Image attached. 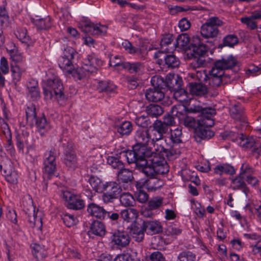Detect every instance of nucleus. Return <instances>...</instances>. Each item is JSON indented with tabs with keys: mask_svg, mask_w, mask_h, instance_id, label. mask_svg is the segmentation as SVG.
Returning a JSON list of instances; mask_svg holds the SVG:
<instances>
[{
	"mask_svg": "<svg viewBox=\"0 0 261 261\" xmlns=\"http://www.w3.org/2000/svg\"><path fill=\"white\" fill-rule=\"evenodd\" d=\"M125 156L128 164L135 163V168L145 175H153L156 172L163 173L169 171L166 161L159 156L152 158L149 161H143L141 162L133 149L126 151Z\"/></svg>",
	"mask_w": 261,
	"mask_h": 261,
	"instance_id": "nucleus-1",
	"label": "nucleus"
},
{
	"mask_svg": "<svg viewBox=\"0 0 261 261\" xmlns=\"http://www.w3.org/2000/svg\"><path fill=\"white\" fill-rule=\"evenodd\" d=\"M223 22L218 17H211L202 25L200 33L204 38H214L219 34L218 27L223 24Z\"/></svg>",
	"mask_w": 261,
	"mask_h": 261,
	"instance_id": "nucleus-2",
	"label": "nucleus"
},
{
	"mask_svg": "<svg viewBox=\"0 0 261 261\" xmlns=\"http://www.w3.org/2000/svg\"><path fill=\"white\" fill-rule=\"evenodd\" d=\"M122 189L121 186L115 181L107 182L102 185V200L105 203L113 202L114 200L118 198Z\"/></svg>",
	"mask_w": 261,
	"mask_h": 261,
	"instance_id": "nucleus-3",
	"label": "nucleus"
},
{
	"mask_svg": "<svg viewBox=\"0 0 261 261\" xmlns=\"http://www.w3.org/2000/svg\"><path fill=\"white\" fill-rule=\"evenodd\" d=\"M56 158V150L55 148H51L49 151H46L44 153L43 167L44 178H50L55 174L57 169Z\"/></svg>",
	"mask_w": 261,
	"mask_h": 261,
	"instance_id": "nucleus-4",
	"label": "nucleus"
},
{
	"mask_svg": "<svg viewBox=\"0 0 261 261\" xmlns=\"http://www.w3.org/2000/svg\"><path fill=\"white\" fill-rule=\"evenodd\" d=\"M238 135L234 133H230V137H232V140L237 142L240 146L244 149H250L253 153H256L259 154L261 151V148L258 142L252 136H247L243 134L239 135L235 138L233 137Z\"/></svg>",
	"mask_w": 261,
	"mask_h": 261,
	"instance_id": "nucleus-5",
	"label": "nucleus"
},
{
	"mask_svg": "<svg viewBox=\"0 0 261 261\" xmlns=\"http://www.w3.org/2000/svg\"><path fill=\"white\" fill-rule=\"evenodd\" d=\"M188 111L191 113H200L198 119L200 125L213 126L214 125V116L216 114L215 109L211 108H203L200 106H193L188 108Z\"/></svg>",
	"mask_w": 261,
	"mask_h": 261,
	"instance_id": "nucleus-6",
	"label": "nucleus"
},
{
	"mask_svg": "<svg viewBox=\"0 0 261 261\" xmlns=\"http://www.w3.org/2000/svg\"><path fill=\"white\" fill-rule=\"evenodd\" d=\"M206 77L208 85L213 88L227 84L231 81V76L229 74L219 71L213 67L209 71Z\"/></svg>",
	"mask_w": 261,
	"mask_h": 261,
	"instance_id": "nucleus-7",
	"label": "nucleus"
},
{
	"mask_svg": "<svg viewBox=\"0 0 261 261\" xmlns=\"http://www.w3.org/2000/svg\"><path fill=\"white\" fill-rule=\"evenodd\" d=\"M76 54V51L72 47L67 46L65 48L62 56L58 60L59 67L69 73H72L75 69L73 63L74 57Z\"/></svg>",
	"mask_w": 261,
	"mask_h": 261,
	"instance_id": "nucleus-8",
	"label": "nucleus"
},
{
	"mask_svg": "<svg viewBox=\"0 0 261 261\" xmlns=\"http://www.w3.org/2000/svg\"><path fill=\"white\" fill-rule=\"evenodd\" d=\"M133 149L135 154L139 159V161L142 162L143 161H149L152 158L158 157L165 160L161 155L155 152L154 149L148 147L147 145H142L135 144L133 146Z\"/></svg>",
	"mask_w": 261,
	"mask_h": 261,
	"instance_id": "nucleus-9",
	"label": "nucleus"
},
{
	"mask_svg": "<svg viewBox=\"0 0 261 261\" xmlns=\"http://www.w3.org/2000/svg\"><path fill=\"white\" fill-rule=\"evenodd\" d=\"M46 83L54 91L55 98L59 102L66 100V96L63 92V84L58 76H55L53 79H48Z\"/></svg>",
	"mask_w": 261,
	"mask_h": 261,
	"instance_id": "nucleus-10",
	"label": "nucleus"
},
{
	"mask_svg": "<svg viewBox=\"0 0 261 261\" xmlns=\"http://www.w3.org/2000/svg\"><path fill=\"white\" fill-rule=\"evenodd\" d=\"M238 62L236 58L232 55L225 58L217 60L213 63V66L219 71H224L226 70L231 69L237 65Z\"/></svg>",
	"mask_w": 261,
	"mask_h": 261,
	"instance_id": "nucleus-11",
	"label": "nucleus"
},
{
	"mask_svg": "<svg viewBox=\"0 0 261 261\" xmlns=\"http://www.w3.org/2000/svg\"><path fill=\"white\" fill-rule=\"evenodd\" d=\"M1 171H3L6 180L12 184L17 182L18 174L14 170L13 164L10 160H7L5 163L0 165Z\"/></svg>",
	"mask_w": 261,
	"mask_h": 261,
	"instance_id": "nucleus-12",
	"label": "nucleus"
},
{
	"mask_svg": "<svg viewBox=\"0 0 261 261\" xmlns=\"http://www.w3.org/2000/svg\"><path fill=\"white\" fill-rule=\"evenodd\" d=\"M111 234L112 242L118 246L125 247L130 243V238L126 231L116 230Z\"/></svg>",
	"mask_w": 261,
	"mask_h": 261,
	"instance_id": "nucleus-13",
	"label": "nucleus"
},
{
	"mask_svg": "<svg viewBox=\"0 0 261 261\" xmlns=\"http://www.w3.org/2000/svg\"><path fill=\"white\" fill-rule=\"evenodd\" d=\"M230 115L242 126H247V121L244 112V108L240 105H235L229 110Z\"/></svg>",
	"mask_w": 261,
	"mask_h": 261,
	"instance_id": "nucleus-14",
	"label": "nucleus"
},
{
	"mask_svg": "<svg viewBox=\"0 0 261 261\" xmlns=\"http://www.w3.org/2000/svg\"><path fill=\"white\" fill-rule=\"evenodd\" d=\"M142 223L147 234L153 235L163 232V226L159 220H143Z\"/></svg>",
	"mask_w": 261,
	"mask_h": 261,
	"instance_id": "nucleus-15",
	"label": "nucleus"
},
{
	"mask_svg": "<svg viewBox=\"0 0 261 261\" xmlns=\"http://www.w3.org/2000/svg\"><path fill=\"white\" fill-rule=\"evenodd\" d=\"M156 58H159L158 61L159 64H161L163 62L168 67L175 68L177 67L180 64L179 59L174 55H166L163 53L159 52L155 54Z\"/></svg>",
	"mask_w": 261,
	"mask_h": 261,
	"instance_id": "nucleus-16",
	"label": "nucleus"
},
{
	"mask_svg": "<svg viewBox=\"0 0 261 261\" xmlns=\"http://www.w3.org/2000/svg\"><path fill=\"white\" fill-rule=\"evenodd\" d=\"M82 31L93 35H105L107 28L101 24H95L92 22H86L82 27Z\"/></svg>",
	"mask_w": 261,
	"mask_h": 261,
	"instance_id": "nucleus-17",
	"label": "nucleus"
},
{
	"mask_svg": "<svg viewBox=\"0 0 261 261\" xmlns=\"http://www.w3.org/2000/svg\"><path fill=\"white\" fill-rule=\"evenodd\" d=\"M212 126L199 125L195 132V138L197 142L201 140H208L214 137L215 133L211 130Z\"/></svg>",
	"mask_w": 261,
	"mask_h": 261,
	"instance_id": "nucleus-18",
	"label": "nucleus"
},
{
	"mask_svg": "<svg viewBox=\"0 0 261 261\" xmlns=\"http://www.w3.org/2000/svg\"><path fill=\"white\" fill-rule=\"evenodd\" d=\"M95 59L91 58L85 60L84 64L80 68H77L75 71L79 74V79H81L84 76L87 75L89 73H93L96 70V67L93 65Z\"/></svg>",
	"mask_w": 261,
	"mask_h": 261,
	"instance_id": "nucleus-19",
	"label": "nucleus"
},
{
	"mask_svg": "<svg viewBox=\"0 0 261 261\" xmlns=\"http://www.w3.org/2000/svg\"><path fill=\"white\" fill-rule=\"evenodd\" d=\"M114 65H121L123 69H125L130 73L140 74L143 72L144 65L141 62H126V63H114Z\"/></svg>",
	"mask_w": 261,
	"mask_h": 261,
	"instance_id": "nucleus-20",
	"label": "nucleus"
},
{
	"mask_svg": "<svg viewBox=\"0 0 261 261\" xmlns=\"http://www.w3.org/2000/svg\"><path fill=\"white\" fill-rule=\"evenodd\" d=\"M145 231L142 223L140 224L136 223L131 225L129 232L136 242H141L144 238Z\"/></svg>",
	"mask_w": 261,
	"mask_h": 261,
	"instance_id": "nucleus-21",
	"label": "nucleus"
},
{
	"mask_svg": "<svg viewBox=\"0 0 261 261\" xmlns=\"http://www.w3.org/2000/svg\"><path fill=\"white\" fill-rule=\"evenodd\" d=\"M146 99L150 101L157 102L161 101L165 97L164 91L155 88H150L145 92Z\"/></svg>",
	"mask_w": 261,
	"mask_h": 261,
	"instance_id": "nucleus-22",
	"label": "nucleus"
},
{
	"mask_svg": "<svg viewBox=\"0 0 261 261\" xmlns=\"http://www.w3.org/2000/svg\"><path fill=\"white\" fill-rule=\"evenodd\" d=\"M106 212V210L103 207L94 203H91L87 206L88 214L100 220L105 219Z\"/></svg>",
	"mask_w": 261,
	"mask_h": 261,
	"instance_id": "nucleus-23",
	"label": "nucleus"
},
{
	"mask_svg": "<svg viewBox=\"0 0 261 261\" xmlns=\"http://www.w3.org/2000/svg\"><path fill=\"white\" fill-rule=\"evenodd\" d=\"M182 80L178 75L169 74L166 76V85L169 90L172 91L177 90L181 87Z\"/></svg>",
	"mask_w": 261,
	"mask_h": 261,
	"instance_id": "nucleus-24",
	"label": "nucleus"
},
{
	"mask_svg": "<svg viewBox=\"0 0 261 261\" xmlns=\"http://www.w3.org/2000/svg\"><path fill=\"white\" fill-rule=\"evenodd\" d=\"M31 137L27 132H22L20 134H17L16 136V146L19 151L23 152V149L25 146L28 148L31 146L30 141Z\"/></svg>",
	"mask_w": 261,
	"mask_h": 261,
	"instance_id": "nucleus-25",
	"label": "nucleus"
},
{
	"mask_svg": "<svg viewBox=\"0 0 261 261\" xmlns=\"http://www.w3.org/2000/svg\"><path fill=\"white\" fill-rule=\"evenodd\" d=\"M168 172H167V173ZM166 173H167V172L163 173L156 172L153 175H145L146 176L149 177V178L147 180H146L145 182L142 185L149 191H155L157 188L161 186V182L156 178V175L164 174Z\"/></svg>",
	"mask_w": 261,
	"mask_h": 261,
	"instance_id": "nucleus-26",
	"label": "nucleus"
},
{
	"mask_svg": "<svg viewBox=\"0 0 261 261\" xmlns=\"http://www.w3.org/2000/svg\"><path fill=\"white\" fill-rule=\"evenodd\" d=\"M136 144L148 145L150 140V134L148 130H138L134 137Z\"/></svg>",
	"mask_w": 261,
	"mask_h": 261,
	"instance_id": "nucleus-27",
	"label": "nucleus"
},
{
	"mask_svg": "<svg viewBox=\"0 0 261 261\" xmlns=\"http://www.w3.org/2000/svg\"><path fill=\"white\" fill-rule=\"evenodd\" d=\"M67 207L70 209L81 210L85 207V202L78 196L71 195L67 200Z\"/></svg>",
	"mask_w": 261,
	"mask_h": 261,
	"instance_id": "nucleus-28",
	"label": "nucleus"
},
{
	"mask_svg": "<svg viewBox=\"0 0 261 261\" xmlns=\"http://www.w3.org/2000/svg\"><path fill=\"white\" fill-rule=\"evenodd\" d=\"M117 175L118 181L122 183H128L134 179L132 170L126 168H123L119 170Z\"/></svg>",
	"mask_w": 261,
	"mask_h": 261,
	"instance_id": "nucleus-29",
	"label": "nucleus"
},
{
	"mask_svg": "<svg viewBox=\"0 0 261 261\" xmlns=\"http://www.w3.org/2000/svg\"><path fill=\"white\" fill-rule=\"evenodd\" d=\"M89 232L100 237H103L106 234V227L103 223L95 220L93 222L90 226Z\"/></svg>",
	"mask_w": 261,
	"mask_h": 261,
	"instance_id": "nucleus-30",
	"label": "nucleus"
},
{
	"mask_svg": "<svg viewBox=\"0 0 261 261\" xmlns=\"http://www.w3.org/2000/svg\"><path fill=\"white\" fill-rule=\"evenodd\" d=\"M214 171L215 174L219 175H222L223 173L232 175L236 173L234 167L228 164L218 165L214 168Z\"/></svg>",
	"mask_w": 261,
	"mask_h": 261,
	"instance_id": "nucleus-31",
	"label": "nucleus"
},
{
	"mask_svg": "<svg viewBox=\"0 0 261 261\" xmlns=\"http://www.w3.org/2000/svg\"><path fill=\"white\" fill-rule=\"evenodd\" d=\"M137 191L135 192V196L137 200L142 203L146 202L149 199V196L145 191L146 189L141 182L136 184Z\"/></svg>",
	"mask_w": 261,
	"mask_h": 261,
	"instance_id": "nucleus-32",
	"label": "nucleus"
},
{
	"mask_svg": "<svg viewBox=\"0 0 261 261\" xmlns=\"http://www.w3.org/2000/svg\"><path fill=\"white\" fill-rule=\"evenodd\" d=\"M189 89L192 95H203L207 93V88L201 83H190Z\"/></svg>",
	"mask_w": 261,
	"mask_h": 261,
	"instance_id": "nucleus-33",
	"label": "nucleus"
},
{
	"mask_svg": "<svg viewBox=\"0 0 261 261\" xmlns=\"http://www.w3.org/2000/svg\"><path fill=\"white\" fill-rule=\"evenodd\" d=\"M32 253L37 260H41L47 256V251L44 246H41L38 244H34L31 246Z\"/></svg>",
	"mask_w": 261,
	"mask_h": 261,
	"instance_id": "nucleus-34",
	"label": "nucleus"
},
{
	"mask_svg": "<svg viewBox=\"0 0 261 261\" xmlns=\"http://www.w3.org/2000/svg\"><path fill=\"white\" fill-rule=\"evenodd\" d=\"M28 221L31 227H38L41 228L42 227L41 218L37 216V212H35L34 207H32L31 213H28Z\"/></svg>",
	"mask_w": 261,
	"mask_h": 261,
	"instance_id": "nucleus-35",
	"label": "nucleus"
},
{
	"mask_svg": "<svg viewBox=\"0 0 261 261\" xmlns=\"http://www.w3.org/2000/svg\"><path fill=\"white\" fill-rule=\"evenodd\" d=\"M64 156V163L68 170L74 171L78 167L77 159L76 154Z\"/></svg>",
	"mask_w": 261,
	"mask_h": 261,
	"instance_id": "nucleus-36",
	"label": "nucleus"
},
{
	"mask_svg": "<svg viewBox=\"0 0 261 261\" xmlns=\"http://www.w3.org/2000/svg\"><path fill=\"white\" fill-rule=\"evenodd\" d=\"M121 217L127 222H132L135 220L138 216V213L135 208H128L121 211L120 213Z\"/></svg>",
	"mask_w": 261,
	"mask_h": 261,
	"instance_id": "nucleus-37",
	"label": "nucleus"
},
{
	"mask_svg": "<svg viewBox=\"0 0 261 261\" xmlns=\"http://www.w3.org/2000/svg\"><path fill=\"white\" fill-rule=\"evenodd\" d=\"M117 132L121 136L129 135L133 130V126L130 122L124 121L115 126Z\"/></svg>",
	"mask_w": 261,
	"mask_h": 261,
	"instance_id": "nucleus-38",
	"label": "nucleus"
},
{
	"mask_svg": "<svg viewBox=\"0 0 261 261\" xmlns=\"http://www.w3.org/2000/svg\"><path fill=\"white\" fill-rule=\"evenodd\" d=\"M153 131L158 133L157 137L163 138V136L168 130V128L162 122V121L156 120L152 124Z\"/></svg>",
	"mask_w": 261,
	"mask_h": 261,
	"instance_id": "nucleus-39",
	"label": "nucleus"
},
{
	"mask_svg": "<svg viewBox=\"0 0 261 261\" xmlns=\"http://www.w3.org/2000/svg\"><path fill=\"white\" fill-rule=\"evenodd\" d=\"M145 111L148 115L155 117L161 115L164 112L162 107L154 104H150L147 106L145 109Z\"/></svg>",
	"mask_w": 261,
	"mask_h": 261,
	"instance_id": "nucleus-40",
	"label": "nucleus"
},
{
	"mask_svg": "<svg viewBox=\"0 0 261 261\" xmlns=\"http://www.w3.org/2000/svg\"><path fill=\"white\" fill-rule=\"evenodd\" d=\"M26 120L28 123L30 125L34 124V121L37 118L36 107L33 103H31L27 106L25 110Z\"/></svg>",
	"mask_w": 261,
	"mask_h": 261,
	"instance_id": "nucleus-41",
	"label": "nucleus"
},
{
	"mask_svg": "<svg viewBox=\"0 0 261 261\" xmlns=\"http://www.w3.org/2000/svg\"><path fill=\"white\" fill-rule=\"evenodd\" d=\"M239 40L237 36L231 34L226 36L223 39V43L219 45L218 48H222L224 46L233 47L238 44Z\"/></svg>",
	"mask_w": 261,
	"mask_h": 261,
	"instance_id": "nucleus-42",
	"label": "nucleus"
},
{
	"mask_svg": "<svg viewBox=\"0 0 261 261\" xmlns=\"http://www.w3.org/2000/svg\"><path fill=\"white\" fill-rule=\"evenodd\" d=\"M170 113L174 117L178 118L180 121H182L185 117V108L182 105H175L172 107Z\"/></svg>",
	"mask_w": 261,
	"mask_h": 261,
	"instance_id": "nucleus-43",
	"label": "nucleus"
},
{
	"mask_svg": "<svg viewBox=\"0 0 261 261\" xmlns=\"http://www.w3.org/2000/svg\"><path fill=\"white\" fill-rule=\"evenodd\" d=\"M116 88V86L113 83L106 81H100L97 85V89L99 92H106L107 93L113 92Z\"/></svg>",
	"mask_w": 261,
	"mask_h": 261,
	"instance_id": "nucleus-44",
	"label": "nucleus"
},
{
	"mask_svg": "<svg viewBox=\"0 0 261 261\" xmlns=\"http://www.w3.org/2000/svg\"><path fill=\"white\" fill-rule=\"evenodd\" d=\"M182 122L186 127L193 129L195 131L200 125L198 119L196 120L193 117L189 115L186 116Z\"/></svg>",
	"mask_w": 261,
	"mask_h": 261,
	"instance_id": "nucleus-45",
	"label": "nucleus"
},
{
	"mask_svg": "<svg viewBox=\"0 0 261 261\" xmlns=\"http://www.w3.org/2000/svg\"><path fill=\"white\" fill-rule=\"evenodd\" d=\"M119 196L120 202L122 205L124 206H132L135 203L134 197L129 193H123Z\"/></svg>",
	"mask_w": 261,
	"mask_h": 261,
	"instance_id": "nucleus-46",
	"label": "nucleus"
},
{
	"mask_svg": "<svg viewBox=\"0 0 261 261\" xmlns=\"http://www.w3.org/2000/svg\"><path fill=\"white\" fill-rule=\"evenodd\" d=\"M151 83L152 86V88H155L158 90L164 91L167 87L166 80L165 81L164 79L161 76H153L151 79Z\"/></svg>",
	"mask_w": 261,
	"mask_h": 261,
	"instance_id": "nucleus-47",
	"label": "nucleus"
},
{
	"mask_svg": "<svg viewBox=\"0 0 261 261\" xmlns=\"http://www.w3.org/2000/svg\"><path fill=\"white\" fill-rule=\"evenodd\" d=\"M11 71L13 80L16 82H18L20 80L22 74L25 72V69L16 64L11 66Z\"/></svg>",
	"mask_w": 261,
	"mask_h": 261,
	"instance_id": "nucleus-48",
	"label": "nucleus"
},
{
	"mask_svg": "<svg viewBox=\"0 0 261 261\" xmlns=\"http://www.w3.org/2000/svg\"><path fill=\"white\" fill-rule=\"evenodd\" d=\"M196 256L195 253L190 251H185L180 252L176 261H196Z\"/></svg>",
	"mask_w": 261,
	"mask_h": 261,
	"instance_id": "nucleus-49",
	"label": "nucleus"
},
{
	"mask_svg": "<svg viewBox=\"0 0 261 261\" xmlns=\"http://www.w3.org/2000/svg\"><path fill=\"white\" fill-rule=\"evenodd\" d=\"M154 150L155 152L159 153L164 159L165 158L163 157L164 155L168 159H170L173 156L176 154V150L173 148L168 149L163 146H160V147L158 149L154 148Z\"/></svg>",
	"mask_w": 261,
	"mask_h": 261,
	"instance_id": "nucleus-50",
	"label": "nucleus"
},
{
	"mask_svg": "<svg viewBox=\"0 0 261 261\" xmlns=\"http://www.w3.org/2000/svg\"><path fill=\"white\" fill-rule=\"evenodd\" d=\"M173 40V36L171 34H168L164 36L160 42L161 51L160 52H169V49L167 46L171 43Z\"/></svg>",
	"mask_w": 261,
	"mask_h": 261,
	"instance_id": "nucleus-51",
	"label": "nucleus"
},
{
	"mask_svg": "<svg viewBox=\"0 0 261 261\" xmlns=\"http://www.w3.org/2000/svg\"><path fill=\"white\" fill-rule=\"evenodd\" d=\"M88 182L95 192H102L101 181L100 178L91 175L89 178Z\"/></svg>",
	"mask_w": 261,
	"mask_h": 261,
	"instance_id": "nucleus-52",
	"label": "nucleus"
},
{
	"mask_svg": "<svg viewBox=\"0 0 261 261\" xmlns=\"http://www.w3.org/2000/svg\"><path fill=\"white\" fill-rule=\"evenodd\" d=\"M174 92V97L177 101L182 102H187L188 101L187 92L184 89L180 87L179 89L175 90Z\"/></svg>",
	"mask_w": 261,
	"mask_h": 261,
	"instance_id": "nucleus-53",
	"label": "nucleus"
},
{
	"mask_svg": "<svg viewBox=\"0 0 261 261\" xmlns=\"http://www.w3.org/2000/svg\"><path fill=\"white\" fill-rule=\"evenodd\" d=\"M34 123H35L37 127L40 131L47 130L49 128V125L44 116L36 118L34 121Z\"/></svg>",
	"mask_w": 261,
	"mask_h": 261,
	"instance_id": "nucleus-54",
	"label": "nucleus"
},
{
	"mask_svg": "<svg viewBox=\"0 0 261 261\" xmlns=\"http://www.w3.org/2000/svg\"><path fill=\"white\" fill-rule=\"evenodd\" d=\"M122 46L124 49L129 54H141V49L140 48L136 47L133 46L132 43L127 40H125L122 42Z\"/></svg>",
	"mask_w": 261,
	"mask_h": 261,
	"instance_id": "nucleus-55",
	"label": "nucleus"
},
{
	"mask_svg": "<svg viewBox=\"0 0 261 261\" xmlns=\"http://www.w3.org/2000/svg\"><path fill=\"white\" fill-rule=\"evenodd\" d=\"M181 129L177 128L174 130H171L170 139L174 144H178L181 142Z\"/></svg>",
	"mask_w": 261,
	"mask_h": 261,
	"instance_id": "nucleus-56",
	"label": "nucleus"
},
{
	"mask_svg": "<svg viewBox=\"0 0 261 261\" xmlns=\"http://www.w3.org/2000/svg\"><path fill=\"white\" fill-rule=\"evenodd\" d=\"M244 176L240 174L235 178L232 179L231 181L232 188L234 190H237L244 187L246 184L244 181Z\"/></svg>",
	"mask_w": 261,
	"mask_h": 261,
	"instance_id": "nucleus-57",
	"label": "nucleus"
},
{
	"mask_svg": "<svg viewBox=\"0 0 261 261\" xmlns=\"http://www.w3.org/2000/svg\"><path fill=\"white\" fill-rule=\"evenodd\" d=\"M35 24L38 29L46 30L51 26L50 18L47 17L44 19L41 18L35 21Z\"/></svg>",
	"mask_w": 261,
	"mask_h": 261,
	"instance_id": "nucleus-58",
	"label": "nucleus"
},
{
	"mask_svg": "<svg viewBox=\"0 0 261 261\" xmlns=\"http://www.w3.org/2000/svg\"><path fill=\"white\" fill-rule=\"evenodd\" d=\"M61 218L64 223L69 227L74 225L76 222V218L71 214H63L61 215Z\"/></svg>",
	"mask_w": 261,
	"mask_h": 261,
	"instance_id": "nucleus-59",
	"label": "nucleus"
},
{
	"mask_svg": "<svg viewBox=\"0 0 261 261\" xmlns=\"http://www.w3.org/2000/svg\"><path fill=\"white\" fill-rule=\"evenodd\" d=\"M163 203V198L160 197H155L151 199L148 202V206L152 210L159 208Z\"/></svg>",
	"mask_w": 261,
	"mask_h": 261,
	"instance_id": "nucleus-60",
	"label": "nucleus"
},
{
	"mask_svg": "<svg viewBox=\"0 0 261 261\" xmlns=\"http://www.w3.org/2000/svg\"><path fill=\"white\" fill-rule=\"evenodd\" d=\"M107 163L114 169L121 170L123 168V163L117 158L109 156L107 159Z\"/></svg>",
	"mask_w": 261,
	"mask_h": 261,
	"instance_id": "nucleus-61",
	"label": "nucleus"
},
{
	"mask_svg": "<svg viewBox=\"0 0 261 261\" xmlns=\"http://www.w3.org/2000/svg\"><path fill=\"white\" fill-rule=\"evenodd\" d=\"M16 36L23 43H28L29 41V36L27 35V31L25 29H19L15 33Z\"/></svg>",
	"mask_w": 261,
	"mask_h": 261,
	"instance_id": "nucleus-62",
	"label": "nucleus"
},
{
	"mask_svg": "<svg viewBox=\"0 0 261 261\" xmlns=\"http://www.w3.org/2000/svg\"><path fill=\"white\" fill-rule=\"evenodd\" d=\"M127 83V87L130 89H134L139 85V80L138 77L134 76H128L125 78Z\"/></svg>",
	"mask_w": 261,
	"mask_h": 261,
	"instance_id": "nucleus-63",
	"label": "nucleus"
},
{
	"mask_svg": "<svg viewBox=\"0 0 261 261\" xmlns=\"http://www.w3.org/2000/svg\"><path fill=\"white\" fill-rule=\"evenodd\" d=\"M207 52V47L204 44L193 47V56L204 57Z\"/></svg>",
	"mask_w": 261,
	"mask_h": 261,
	"instance_id": "nucleus-64",
	"label": "nucleus"
}]
</instances>
